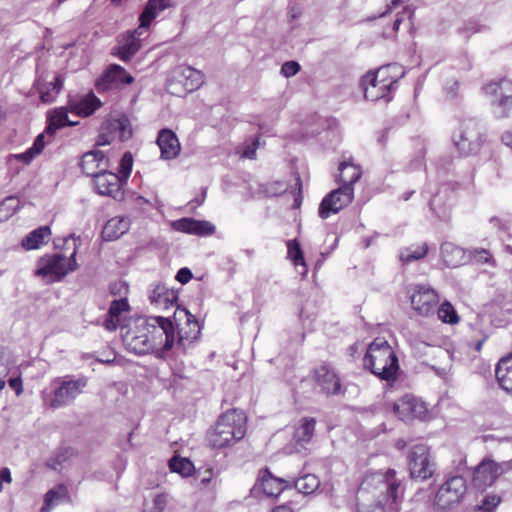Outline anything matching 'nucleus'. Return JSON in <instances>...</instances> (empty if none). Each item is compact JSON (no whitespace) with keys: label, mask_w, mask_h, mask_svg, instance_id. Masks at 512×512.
<instances>
[{"label":"nucleus","mask_w":512,"mask_h":512,"mask_svg":"<svg viewBox=\"0 0 512 512\" xmlns=\"http://www.w3.org/2000/svg\"><path fill=\"white\" fill-rule=\"evenodd\" d=\"M146 325L152 330L151 334L137 335L133 331H128L123 336V342L126 349L136 355H145L155 349L161 348L163 351L170 350L175 343V328L173 322L168 317L151 316L146 320Z\"/></svg>","instance_id":"nucleus-1"},{"label":"nucleus","mask_w":512,"mask_h":512,"mask_svg":"<svg viewBox=\"0 0 512 512\" xmlns=\"http://www.w3.org/2000/svg\"><path fill=\"white\" fill-rule=\"evenodd\" d=\"M246 434V416L237 409H230L218 417L214 427L208 432L212 448L223 449L234 445Z\"/></svg>","instance_id":"nucleus-2"},{"label":"nucleus","mask_w":512,"mask_h":512,"mask_svg":"<svg viewBox=\"0 0 512 512\" xmlns=\"http://www.w3.org/2000/svg\"><path fill=\"white\" fill-rule=\"evenodd\" d=\"M363 366L381 380L390 382L397 379L398 358L383 338H376L369 344L363 358Z\"/></svg>","instance_id":"nucleus-3"},{"label":"nucleus","mask_w":512,"mask_h":512,"mask_svg":"<svg viewBox=\"0 0 512 512\" xmlns=\"http://www.w3.org/2000/svg\"><path fill=\"white\" fill-rule=\"evenodd\" d=\"M79 240L80 237H76L75 234H71L64 240L65 245L70 243L73 245V251L69 257L61 253L41 257L38 260L35 275L41 277L45 283H54L61 281L69 272L75 271L78 268L76 254Z\"/></svg>","instance_id":"nucleus-4"},{"label":"nucleus","mask_w":512,"mask_h":512,"mask_svg":"<svg viewBox=\"0 0 512 512\" xmlns=\"http://www.w3.org/2000/svg\"><path fill=\"white\" fill-rule=\"evenodd\" d=\"M400 485L401 482L397 479L395 470L388 469L385 472L376 471L367 474L361 483L360 490H373L381 495L385 494L386 499L391 501V511L399 512Z\"/></svg>","instance_id":"nucleus-5"},{"label":"nucleus","mask_w":512,"mask_h":512,"mask_svg":"<svg viewBox=\"0 0 512 512\" xmlns=\"http://www.w3.org/2000/svg\"><path fill=\"white\" fill-rule=\"evenodd\" d=\"M466 492L467 482L463 476H449L436 491L433 506L443 512L454 510L462 503Z\"/></svg>","instance_id":"nucleus-6"},{"label":"nucleus","mask_w":512,"mask_h":512,"mask_svg":"<svg viewBox=\"0 0 512 512\" xmlns=\"http://www.w3.org/2000/svg\"><path fill=\"white\" fill-rule=\"evenodd\" d=\"M482 90L489 99L494 117L507 118L512 110V81L506 78L491 80L483 86Z\"/></svg>","instance_id":"nucleus-7"},{"label":"nucleus","mask_w":512,"mask_h":512,"mask_svg":"<svg viewBox=\"0 0 512 512\" xmlns=\"http://www.w3.org/2000/svg\"><path fill=\"white\" fill-rule=\"evenodd\" d=\"M452 141L462 155L477 153L482 145L479 121L476 118L463 119L454 130Z\"/></svg>","instance_id":"nucleus-8"},{"label":"nucleus","mask_w":512,"mask_h":512,"mask_svg":"<svg viewBox=\"0 0 512 512\" xmlns=\"http://www.w3.org/2000/svg\"><path fill=\"white\" fill-rule=\"evenodd\" d=\"M53 383L55 388L49 405L58 409L70 405L83 392L88 378L84 375H66L56 378Z\"/></svg>","instance_id":"nucleus-9"},{"label":"nucleus","mask_w":512,"mask_h":512,"mask_svg":"<svg viewBox=\"0 0 512 512\" xmlns=\"http://www.w3.org/2000/svg\"><path fill=\"white\" fill-rule=\"evenodd\" d=\"M407 461L410 477L414 480L426 481L436 472L435 459L426 444L418 443L411 446Z\"/></svg>","instance_id":"nucleus-10"},{"label":"nucleus","mask_w":512,"mask_h":512,"mask_svg":"<svg viewBox=\"0 0 512 512\" xmlns=\"http://www.w3.org/2000/svg\"><path fill=\"white\" fill-rule=\"evenodd\" d=\"M354 198V188L340 186L328 193L321 201L318 209L319 217L327 219L331 214H336L348 206Z\"/></svg>","instance_id":"nucleus-11"},{"label":"nucleus","mask_w":512,"mask_h":512,"mask_svg":"<svg viewBox=\"0 0 512 512\" xmlns=\"http://www.w3.org/2000/svg\"><path fill=\"white\" fill-rule=\"evenodd\" d=\"M412 308L421 316L434 314L439 302L438 293L429 285L417 284L410 295Z\"/></svg>","instance_id":"nucleus-12"},{"label":"nucleus","mask_w":512,"mask_h":512,"mask_svg":"<svg viewBox=\"0 0 512 512\" xmlns=\"http://www.w3.org/2000/svg\"><path fill=\"white\" fill-rule=\"evenodd\" d=\"M506 464H499L493 460H483L474 470L472 483L474 487L484 490L490 487L505 471Z\"/></svg>","instance_id":"nucleus-13"},{"label":"nucleus","mask_w":512,"mask_h":512,"mask_svg":"<svg viewBox=\"0 0 512 512\" xmlns=\"http://www.w3.org/2000/svg\"><path fill=\"white\" fill-rule=\"evenodd\" d=\"M394 414L402 421L423 419L427 414L425 404L413 395H405L394 402Z\"/></svg>","instance_id":"nucleus-14"},{"label":"nucleus","mask_w":512,"mask_h":512,"mask_svg":"<svg viewBox=\"0 0 512 512\" xmlns=\"http://www.w3.org/2000/svg\"><path fill=\"white\" fill-rule=\"evenodd\" d=\"M93 179L95 191L99 195L109 196L114 199L122 198L123 192L121 186L123 181L118 174L107 171V168H103Z\"/></svg>","instance_id":"nucleus-15"},{"label":"nucleus","mask_w":512,"mask_h":512,"mask_svg":"<svg viewBox=\"0 0 512 512\" xmlns=\"http://www.w3.org/2000/svg\"><path fill=\"white\" fill-rule=\"evenodd\" d=\"M169 82L170 85L179 83L183 86L184 91L193 92L204 83V75L190 66L179 65L173 69Z\"/></svg>","instance_id":"nucleus-16"},{"label":"nucleus","mask_w":512,"mask_h":512,"mask_svg":"<svg viewBox=\"0 0 512 512\" xmlns=\"http://www.w3.org/2000/svg\"><path fill=\"white\" fill-rule=\"evenodd\" d=\"M405 71L399 64L393 63L381 66L375 71L365 74V81L383 82L393 91L397 88L398 81L404 76Z\"/></svg>","instance_id":"nucleus-17"},{"label":"nucleus","mask_w":512,"mask_h":512,"mask_svg":"<svg viewBox=\"0 0 512 512\" xmlns=\"http://www.w3.org/2000/svg\"><path fill=\"white\" fill-rule=\"evenodd\" d=\"M186 319V326L188 329L183 327L178 329V344L185 347L186 343H192L199 338L201 328L199 322L187 309L177 307L174 312L175 321Z\"/></svg>","instance_id":"nucleus-18"},{"label":"nucleus","mask_w":512,"mask_h":512,"mask_svg":"<svg viewBox=\"0 0 512 512\" xmlns=\"http://www.w3.org/2000/svg\"><path fill=\"white\" fill-rule=\"evenodd\" d=\"M156 143L160 149V158L163 160L175 159L180 154L179 139L171 129H161L158 132Z\"/></svg>","instance_id":"nucleus-19"},{"label":"nucleus","mask_w":512,"mask_h":512,"mask_svg":"<svg viewBox=\"0 0 512 512\" xmlns=\"http://www.w3.org/2000/svg\"><path fill=\"white\" fill-rule=\"evenodd\" d=\"M315 381L321 391L327 395H336L341 390L339 377L327 365H322L315 370Z\"/></svg>","instance_id":"nucleus-20"},{"label":"nucleus","mask_w":512,"mask_h":512,"mask_svg":"<svg viewBox=\"0 0 512 512\" xmlns=\"http://www.w3.org/2000/svg\"><path fill=\"white\" fill-rule=\"evenodd\" d=\"M453 204V192L448 185H442L429 200L430 210L440 219H446Z\"/></svg>","instance_id":"nucleus-21"},{"label":"nucleus","mask_w":512,"mask_h":512,"mask_svg":"<svg viewBox=\"0 0 512 512\" xmlns=\"http://www.w3.org/2000/svg\"><path fill=\"white\" fill-rule=\"evenodd\" d=\"M101 101L93 92H90L79 98H70L68 108L70 112L80 117L92 115L101 106Z\"/></svg>","instance_id":"nucleus-22"},{"label":"nucleus","mask_w":512,"mask_h":512,"mask_svg":"<svg viewBox=\"0 0 512 512\" xmlns=\"http://www.w3.org/2000/svg\"><path fill=\"white\" fill-rule=\"evenodd\" d=\"M260 486L263 493L268 497H277L286 488H291L289 480L274 476L268 469L260 472Z\"/></svg>","instance_id":"nucleus-23"},{"label":"nucleus","mask_w":512,"mask_h":512,"mask_svg":"<svg viewBox=\"0 0 512 512\" xmlns=\"http://www.w3.org/2000/svg\"><path fill=\"white\" fill-rule=\"evenodd\" d=\"M80 166L84 174L94 177L108 167V159L102 151L91 150L83 154Z\"/></svg>","instance_id":"nucleus-24"},{"label":"nucleus","mask_w":512,"mask_h":512,"mask_svg":"<svg viewBox=\"0 0 512 512\" xmlns=\"http://www.w3.org/2000/svg\"><path fill=\"white\" fill-rule=\"evenodd\" d=\"M68 112H70L68 105L66 107L55 108L48 112L45 132L49 137H53L55 133L63 127L77 124V122L69 120Z\"/></svg>","instance_id":"nucleus-25"},{"label":"nucleus","mask_w":512,"mask_h":512,"mask_svg":"<svg viewBox=\"0 0 512 512\" xmlns=\"http://www.w3.org/2000/svg\"><path fill=\"white\" fill-rule=\"evenodd\" d=\"M150 302L163 309L174 306L178 300L175 290L167 288L164 284H156L149 294Z\"/></svg>","instance_id":"nucleus-26"},{"label":"nucleus","mask_w":512,"mask_h":512,"mask_svg":"<svg viewBox=\"0 0 512 512\" xmlns=\"http://www.w3.org/2000/svg\"><path fill=\"white\" fill-rule=\"evenodd\" d=\"M140 26L132 32H128L123 36L121 44L118 48V56L123 61H129L140 49L139 36L142 34Z\"/></svg>","instance_id":"nucleus-27"},{"label":"nucleus","mask_w":512,"mask_h":512,"mask_svg":"<svg viewBox=\"0 0 512 512\" xmlns=\"http://www.w3.org/2000/svg\"><path fill=\"white\" fill-rule=\"evenodd\" d=\"M103 131H107L110 136L118 139L120 142L129 140L132 137V128L130 120L126 116L112 119L103 125Z\"/></svg>","instance_id":"nucleus-28"},{"label":"nucleus","mask_w":512,"mask_h":512,"mask_svg":"<svg viewBox=\"0 0 512 512\" xmlns=\"http://www.w3.org/2000/svg\"><path fill=\"white\" fill-rule=\"evenodd\" d=\"M130 227V219L125 216H117L109 219L102 229V238L105 241H113L125 234Z\"/></svg>","instance_id":"nucleus-29"},{"label":"nucleus","mask_w":512,"mask_h":512,"mask_svg":"<svg viewBox=\"0 0 512 512\" xmlns=\"http://www.w3.org/2000/svg\"><path fill=\"white\" fill-rule=\"evenodd\" d=\"M174 5V0H148L139 17L140 28H148L159 12H162Z\"/></svg>","instance_id":"nucleus-30"},{"label":"nucleus","mask_w":512,"mask_h":512,"mask_svg":"<svg viewBox=\"0 0 512 512\" xmlns=\"http://www.w3.org/2000/svg\"><path fill=\"white\" fill-rule=\"evenodd\" d=\"M361 86L364 92V97L370 101H377L385 99L390 101L392 99L393 90L390 89L383 82L377 83L374 81H365V75L361 79Z\"/></svg>","instance_id":"nucleus-31"},{"label":"nucleus","mask_w":512,"mask_h":512,"mask_svg":"<svg viewBox=\"0 0 512 512\" xmlns=\"http://www.w3.org/2000/svg\"><path fill=\"white\" fill-rule=\"evenodd\" d=\"M440 255L448 267H458L465 262V250L452 242H443L440 246Z\"/></svg>","instance_id":"nucleus-32"},{"label":"nucleus","mask_w":512,"mask_h":512,"mask_svg":"<svg viewBox=\"0 0 512 512\" xmlns=\"http://www.w3.org/2000/svg\"><path fill=\"white\" fill-rule=\"evenodd\" d=\"M495 375L499 386L512 394V353L499 360Z\"/></svg>","instance_id":"nucleus-33"},{"label":"nucleus","mask_w":512,"mask_h":512,"mask_svg":"<svg viewBox=\"0 0 512 512\" xmlns=\"http://www.w3.org/2000/svg\"><path fill=\"white\" fill-rule=\"evenodd\" d=\"M129 310V303L126 298L113 300L110 304L107 317L103 323L108 331H115L120 323V315L122 312Z\"/></svg>","instance_id":"nucleus-34"},{"label":"nucleus","mask_w":512,"mask_h":512,"mask_svg":"<svg viewBox=\"0 0 512 512\" xmlns=\"http://www.w3.org/2000/svg\"><path fill=\"white\" fill-rule=\"evenodd\" d=\"M339 175L337 176L340 186H348L353 188V184L356 183L362 175L360 166L352 163L351 161H343L338 167Z\"/></svg>","instance_id":"nucleus-35"},{"label":"nucleus","mask_w":512,"mask_h":512,"mask_svg":"<svg viewBox=\"0 0 512 512\" xmlns=\"http://www.w3.org/2000/svg\"><path fill=\"white\" fill-rule=\"evenodd\" d=\"M37 90L43 103H52L63 87V78L60 75L54 77L53 82L36 81Z\"/></svg>","instance_id":"nucleus-36"},{"label":"nucleus","mask_w":512,"mask_h":512,"mask_svg":"<svg viewBox=\"0 0 512 512\" xmlns=\"http://www.w3.org/2000/svg\"><path fill=\"white\" fill-rule=\"evenodd\" d=\"M50 235L51 231L48 226L38 227L22 239V247L26 250L38 249L41 245L49 241Z\"/></svg>","instance_id":"nucleus-37"},{"label":"nucleus","mask_w":512,"mask_h":512,"mask_svg":"<svg viewBox=\"0 0 512 512\" xmlns=\"http://www.w3.org/2000/svg\"><path fill=\"white\" fill-rule=\"evenodd\" d=\"M315 426L316 420L314 418H302L293 435L295 442L302 447L309 443L314 435Z\"/></svg>","instance_id":"nucleus-38"},{"label":"nucleus","mask_w":512,"mask_h":512,"mask_svg":"<svg viewBox=\"0 0 512 512\" xmlns=\"http://www.w3.org/2000/svg\"><path fill=\"white\" fill-rule=\"evenodd\" d=\"M286 247L287 259H289L295 267H302L299 273L302 277H305L308 273V268L299 241L297 239L288 240Z\"/></svg>","instance_id":"nucleus-39"},{"label":"nucleus","mask_w":512,"mask_h":512,"mask_svg":"<svg viewBox=\"0 0 512 512\" xmlns=\"http://www.w3.org/2000/svg\"><path fill=\"white\" fill-rule=\"evenodd\" d=\"M67 488L64 485L49 490L45 494L44 504L40 512H50L55 506L66 500Z\"/></svg>","instance_id":"nucleus-40"},{"label":"nucleus","mask_w":512,"mask_h":512,"mask_svg":"<svg viewBox=\"0 0 512 512\" xmlns=\"http://www.w3.org/2000/svg\"><path fill=\"white\" fill-rule=\"evenodd\" d=\"M429 251L426 243L419 245H411L410 247L400 250L399 259L403 264H409L424 258Z\"/></svg>","instance_id":"nucleus-41"},{"label":"nucleus","mask_w":512,"mask_h":512,"mask_svg":"<svg viewBox=\"0 0 512 512\" xmlns=\"http://www.w3.org/2000/svg\"><path fill=\"white\" fill-rule=\"evenodd\" d=\"M291 485L294 486L300 493L308 495L315 492L319 486L320 481L314 474H304L303 476L290 481Z\"/></svg>","instance_id":"nucleus-42"},{"label":"nucleus","mask_w":512,"mask_h":512,"mask_svg":"<svg viewBox=\"0 0 512 512\" xmlns=\"http://www.w3.org/2000/svg\"><path fill=\"white\" fill-rule=\"evenodd\" d=\"M171 472L178 473L183 477H188L194 471L193 463L187 458L173 457L169 461Z\"/></svg>","instance_id":"nucleus-43"},{"label":"nucleus","mask_w":512,"mask_h":512,"mask_svg":"<svg viewBox=\"0 0 512 512\" xmlns=\"http://www.w3.org/2000/svg\"><path fill=\"white\" fill-rule=\"evenodd\" d=\"M105 77L111 82H122L125 84L133 82V77L117 64H112L108 67Z\"/></svg>","instance_id":"nucleus-44"},{"label":"nucleus","mask_w":512,"mask_h":512,"mask_svg":"<svg viewBox=\"0 0 512 512\" xmlns=\"http://www.w3.org/2000/svg\"><path fill=\"white\" fill-rule=\"evenodd\" d=\"M437 315L442 322L447 324H456L459 321V316L455 308L448 301H444L439 306V308L437 309Z\"/></svg>","instance_id":"nucleus-45"},{"label":"nucleus","mask_w":512,"mask_h":512,"mask_svg":"<svg viewBox=\"0 0 512 512\" xmlns=\"http://www.w3.org/2000/svg\"><path fill=\"white\" fill-rule=\"evenodd\" d=\"M502 499L496 494H488L476 506L474 512H495Z\"/></svg>","instance_id":"nucleus-46"},{"label":"nucleus","mask_w":512,"mask_h":512,"mask_svg":"<svg viewBox=\"0 0 512 512\" xmlns=\"http://www.w3.org/2000/svg\"><path fill=\"white\" fill-rule=\"evenodd\" d=\"M195 220L190 217H183L181 219L171 222V227L174 231L193 235L195 228Z\"/></svg>","instance_id":"nucleus-47"},{"label":"nucleus","mask_w":512,"mask_h":512,"mask_svg":"<svg viewBox=\"0 0 512 512\" xmlns=\"http://www.w3.org/2000/svg\"><path fill=\"white\" fill-rule=\"evenodd\" d=\"M133 156L130 152H125L119 164V176L123 182H126L132 172Z\"/></svg>","instance_id":"nucleus-48"},{"label":"nucleus","mask_w":512,"mask_h":512,"mask_svg":"<svg viewBox=\"0 0 512 512\" xmlns=\"http://www.w3.org/2000/svg\"><path fill=\"white\" fill-rule=\"evenodd\" d=\"M193 235L209 236L215 233L216 227L207 220H195Z\"/></svg>","instance_id":"nucleus-49"},{"label":"nucleus","mask_w":512,"mask_h":512,"mask_svg":"<svg viewBox=\"0 0 512 512\" xmlns=\"http://www.w3.org/2000/svg\"><path fill=\"white\" fill-rule=\"evenodd\" d=\"M259 147L258 138L252 139L250 142H245L239 151L242 158L253 159Z\"/></svg>","instance_id":"nucleus-50"},{"label":"nucleus","mask_w":512,"mask_h":512,"mask_svg":"<svg viewBox=\"0 0 512 512\" xmlns=\"http://www.w3.org/2000/svg\"><path fill=\"white\" fill-rule=\"evenodd\" d=\"M69 449L59 451L56 456L47 462V466L53 470H59L67 459Z\"/></svg>","instance_id":"nucleus-51"},{"label":"nucleus","mask_w":512,"mask_h":512,"mask_svg":"<svg viewBox=\"0 0 512 512\" xmlns=\"http://www.w3.org/2000/svg\"><path fill=\"white\" fill-rule=\"evenodd\" d=\"M300 65L296 61H287L281 67V74L286 78L292 77L298 73Z\"/></svg>","instance_id":"nucleus-52"},{"label":"nucleus","mask_w":512,"mask_h":512,"mask_svg":"<svg viewBox=\"0 0 512 512\" xmlns=\"http://www.w3.org/2000/svg\"><path fill=\"white\" fill-rule=\"evenodd\" d=\"M469 252L470 255L474 258V260L480 263H487L491 258V254L489 253V251L483 248H475L473 250H470Z\"/></svg>","instance_id":"nucleus-53"},{"label":"nucleus","mask_w":512,"mask_h":512,"mask_svg":"<svg viewBox=\"0 0 512 512\" xmlns=\"http://www.w3.org/2000/svg\"><path fill=\"white\" fill-rule=\"evenodd\" d=\"M460 83L457 80L448 81L444 86V92L447 98L455 99L458 96Z\"/></svg>","instance_id":"nucleus-54"},{"label":"nucleus","mask_w":512,"mask_h":512,"mask_svg":"<svg viewBox=\"0 0 512 512\" xmlns=\"http://www.w3.org/2000/svg\"><path fill=\"white\" fill-rule=\"evenodd\" d=\"M192 276L193 275L191 270L189 268L183 267L178 270L175 278L181 284H186L191 280Z\"/></svg>","instance_id":"nucleus-55"},{"label":"nucleus","mask_w":512,"mask_h":512,"mask_svg":"<svg viewBox=\"0 0 512 512\" xmlns=\"http://www.w3.org/2000/svg\"><path fill=\"white\" fill-rule=\"evenodd\" d=\"M10 157L22 161L24 164H30L32 160L35 158V156L33 155L32 151L29 150V148L23 153L12 154L10 155Z\"/></svg>","instance_id":"nucleus-56"},{"label":"nucleus","mask_w":512,"mask_h":512,"mask_svg":"<svg viewBox=\"0 0 512 512\" xmlns=\"http://www.w3.org/2000/svg\"><path fill=\"white\" fill-rule=\"evenodd\" d=\"M113 141H114V137L110 136L107 131H103V126H102L101 132L96 141V145L97 146L109 145Z\"/></svg>","instance_id":"nucleus-57"},{"label":"nucleus","mask_w":512,"mask_h":512,"mask_svg":"<svg viewBox=\"0 0 512 512\" xmlns=\"http://www.w3.org/2000/svg\"><path fill=\"white\" fill-rule=\"evenodd\" d=\"M8 383L9 386L15 391L17 396H19L23 392L21 377L10 378Z\"/></svg>","instance_id":"nucleus-58"},{"label":"nucleus","mask_w":512,"mask_h":512,"mask_svg":"<svg viewBox=\"0 0 512 512\" xmlns=\"http://www.w3.org/2000/svg\"><path fill=\"white\" fill-rule=\"evenodd\" d=\"M489 223L493 228L498 230H506L507 229V221L499 218L498 216H493L489 219Z\"/></svg>","instance_id":"nucleus-59"},{"label":"nucleus","mask_w":512,"mask_h":512,"mask_svg":"<svg viewBox=\"0 0 512 512\" xmlns=\"http://www.w3.org/2000/svg\"><path fill=\"white\" fill-rule=\"evenodd\" d=\"M402 3V0H391L390 4L387 5L386 10L379 15V17H384L387 14L391 13L394 9H396L400 4Z\"/></svg>","instance_id":"nucleus-60"},{"label":"nucleus","mask_w":512,"mask_h":512,"mask_svg":"<svg viewBox=\"0 0 512 512\" xmlns=\"http://www.w3.org/2000/svg\"><path fill=\"white\" fill-rule=\"evenodd\" d=\"M44 148H45V144L39 143L36 140H34L32 146L29 148V150L32 151L33 155L36 157L43 151Z\"/></svg>","instance_id":"nucleus-61"},{"label":"nucleus","mask_w":512,"mask_h":512,"mask_svg":"<svg viewBox=\"0 0 512 512\" xmlns=\"http://www.w3.org/2000/svg\"><path fill=\"white\" fill-rule=\"evenodd\" d=\"M0 480L1 482L11 483L12 477L11 472L8 468H2L0 470Z\"/></svg>","instance_id":"nucleus-62"},{"label":"nucleus","mask_w":512,"mask_h":512,"mask_svg":"<svg viewBox=\"0 0 512 512\" xmlns=\"http://www.w3.org/2000/svg\"><path fill=\"white\" fill-rule=\"evenodd\" d=\"M501 141L507 147L512 148V132L511 131L504 132L501 136Z\"/></svg>","instance_id":"nucleus-63"},{"label":"nucleus","mask_w":512,"mask_h":512,"mask_svg":"<svg viewBox=\"0 0 512 512\" xmlns=\"http://www.w3.org/2000/svg\"><path fill=\"white\" fill-rule=\"evenodd\" d=\"M213 477L212 470H206L204 476L200 479V483L202 486H207Z\"/></svg>","instance_id":"nucleus-64"}]
</instances>
